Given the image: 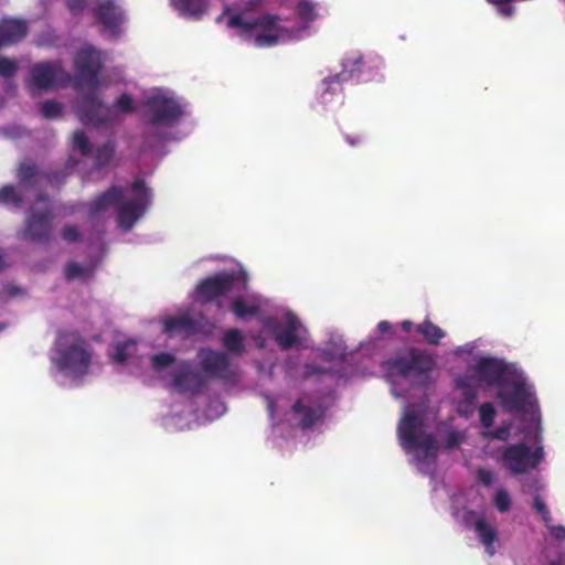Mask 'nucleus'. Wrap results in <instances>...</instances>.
<instances>
[{
	"instance_id": "26",
	"label": "nucleus",
	"mask_w": 565,
	"mask_h": 565,
	"mask_svg": "<svg viewBox=\"0 0 565 565\" xmlns=\"http://www.w3.org/2000/svg\"><path fill=\"white\" fill-rule=\"evenodd\" d=\"M94 267L93 266H82L76 262H70L66 264L64 268V276L66 280L74 279H88L93 276Z\"/></svg>"
},
{
	"instance_id": "36",
	"label": "nucleus",
	"mask_w": 565,
	"mask_h": 565,
	"mask_svg": "<svg viewBox=\"0 0 565 565\" xmlns=\"http://www.w3.org/2000/svg\"><path fill=\"white\" fill-rule=\"evenodd\" d=\"M175 361V356L171 353L161 352L151 356V363L154 370L160 371Z\"/></svg>"
},
{
	"instance_id": "4",
	"label": "nucleus",
	"mask_w": 565,
	"mask_h": 565,
	"mask_svg": "<svg viewBox=\"0 0 565 565\" xmlns=\"http://www.w3.org/2000/svg\"><path fill=\"white\" fill-rule=\"evenodd\" d=\"M435 360L426 351L409 348L405 354L387 360L385 369L390 375L408 380L411 385L426 387L430 382V372Z\"/></svg>"
},
{
	"instance_id": "28",
	"label": "nucleus",
	"mask_w": 565,
	"mask_h": 565,
	"mask_svg": "<svg viewBox=\"0 0 565 565\" xmlns=\"http://www.w3.org/2000/svg\"><path fill=\"white\" fill-rule=\"evenodd\" d=\"M135 348L136 342L134 340L117 343L114 348L111 360L117 364H124L129 359Z\"/></svg>"
},
{
	"instance_id": "17",
	"label": "nucleus",
	"mask_w": 565,
	"mask_h": 565,
	"mask_svg": "<svg viewBox=\"0 0 565 565\" xmlns=\"http://www.w3.org/2000/svg\"><path fill=\"white\" fill-rule=\"evenodd\" d=\"M301 323L298 317L291 312L285 316V327H277L274 330L275 341L279 348L287 351L300 342L298 330Z\"/></svg>"
},
{
	"instance_id": "41",
	"label": "nucleus",
	"mask_w": 565,
	"mask_h": 565,
	"mask_svg": "<svg viewBox=\"0 0 565 565\" xmlns=\"http://www.w3.org/2000/svg\"><path fill=\"white\" fill-rule=\"evenodd\" d=\"M533 508L541 515L542 520L547 524L552 521V515L547 505L540 495H535L533 499Z\"/></svg>"
},
{
	"instance_id": "18",
	"label": "nucleus",
	"mask_w": 565,
	"mask_h": 565,
	"mask_svg": "<svg viewBox=\"0 0 565 565\" xmlns=\"http://www.w3.org/2000/svg\"><path fill=\"white\" fill-rule=\"evenodd\" d=\"M94 15L100 24L111 31L117 29L124 19L122 11L115 0H97Z\"/></svg>"
},
{
	"instance_id": "32",
	"label": "nucleus",
	"mask_w": 565,
	"mask_h": 565,
	"mask_svg": "<svg viewBox=\"0 0 565 565\" xmlns=\"http://www.w3.org/2000/svg\"><path fill=\"white\" fill-rule=\"evenodd\" d=\"M497 415V411L491 403H483L479 407V417L480 423L484 428H490L493 423Z\"/></svg>"
},
{
	"instance_id": "1",
	"label": "nucleus",
	"mask_w": 565,
	"mask_h": 565,
	"mask_svg": "<svg viewBox=\"0 0 565 565\" xmlns=\"http://www.w3.org/2000/svg\"><path fill=\"white\" fill-rule=\"evenodd\" d=\"M76 71L75 87L78 89L82 85H87L95 89L99 85L98 75L103 70L102 52L86 45L79 49L74 57ZM76 114L84 125L100 127L113 122L115 110L104 104L95 90L85 93L76 103Z\"/></svg>"
},
{
	"instance_id": "9",
	"label": "nucleus",
	"mask_w": 565,
	"mask_h": 565,
	"mask_svg": "<svg viewBox=\"0 0 565 565\" xmlns=\"http://www.w3.org/2000/svg\"><path fill=\"white\" fill-rule=\"evenodd\" d=\"M145 117L149 126H171L183 115L181 105L164 94H153L143 100Z\"/></svg>"
},
{
	"instance_id": "40",
	"label": "nucleus",
	"mask_w": 565,
	"mask_h": 565,
	"mask_svg": "<svg viewBox=\"0 0 565 565\" xmlns=\"http://www.w3.org/2000/svg\"><path fill=\"white\" fill-rule=\"evenodd\" d=\"M115 109L124 114L131 113L134 110V103L130 95H120L115 102Z\"/></svg>"
},
{
	"instance_id": "24",
	"label": "nucleus",
	"mask_w": 565,
	"mask_h": 565,
	"mask_svg": "<svg viewBox=\"0 0 565 565\" xmlns=\"http://www.w3.org/2000/svg\"><path fill=\"white\" fill-rule=\"evenodd\" d=\"M292 411L296 414L302 415L299 422V426L302 429L312 427L320 418L319 413L312 407L302 405L301 399L296 401V403L292 405Z\"/></svg>"
},
{
	"instance_id": "44",
	"label": "nucleus",
	"mask_w": 565,
	"mask_h": 565,
	"mask_svg": "<svg viewBox=\"0 0 565 565\" xmlns=\"http://www.w3.org/2000/svg\"><path fill=\"white\" fill-rule=\"evenodd\" d=\"M88 0H65L68 10L74 15H78L83 12Z\"/></svg>"
},
{
	"instance_id": "33",
	"label": "nucleus",
	"mask_w": 565,
	"mask_h": 565,
	"mask_svg": "<svg viewBox=\"0 0 565 565\" xmlns=\"http://www.w3.org/2000/svg\"><path fill=\"white\" fill-rule=\"evenodd\" d=\"M62 109V104L53 99L46 100L41 105V114L47 119L61 116Z\"/></svg>"
},
{
	"instance_id": "14",
	"label": "nucleus",
	"mask_w": 565,
	"mask_h": 565,
	"mask_svg": "<svg viewBox=\"0 0 565 565\" xmlns=\"http://www.w3.org/2000/svg\"><path fill=\"white\" fill-rule=\"evenodd\" d=\"M234 285V276L221 273L201 280L196 286V295L201 302L209 303L227 295Z\"/></svg>"
},
{
	"instance_id": "5",
	"label": "nucleus",
	"mask_w": 565,
	"mask_h": 565,
	"mask_svg": "<svg viewBox=\"0 0 565 565\" xmlns=\"http://www.w3.org/2000/svg\"><path fill=\"white\" fill-rule=\"evenodd\" d=\"M398 435L402 446L406 450H417V459L420 461H434L437 456L438 446L431 434L424 431V422L415 413L406 414L399 425Z\"/></svg>"
},
{
	"instance_id": "35",
	"label": "nucleus",
	"mask_w": 565,
	"mask_h": 565,
	"mask_svg": "<svg viewBox=\"0 0 565 565\" xmlns=\"http://www.w3.org/2000/svg\"><path fill=\"white\" fill-rule=\"evenodd\" d=\"M19 70L18 62L8 57H0V76L11 78L15 76Z\"/></svg>"
},
{
	"instance_id": "20",
	"label": "nucleus",
	"mask_w": 565,
	"mask_h": 565,
	"mask_svg": "<svg viewBox=\"0 0 565 565\" xmlns=\"http://www.w3.org/2000/svg\"><path fill=\"white\" fill-rule=\"evenodd\" d=\"M26 24L22 20L3 19L0 22V46L21 41L26 35Z\"/></svg>"
},
{
	"instance_id": "8",
	"label": "nucleus",
	"mask_w": 565,
	"mask_h": 565,
	"mask_svg": "<svg viewBox=\"0 0 565 565\" xmlns=\"http://www.w3.org/2000/svg\"><path fill=\"white\" fill-rule=\"evenodd\" d=\"M43 203L41 209L31 207L28 211L23 238L41 244H46L52 237L54 218L53 209L49 204V196L45 193H39L36 203Z\"/></svg>"
},
{
	"instance_id": "37",
	"label": "nucleus",
	"mask_w": 565,
	"mask_h": 565,
	"mask_svg": "<svg viewBox=\"0 0 565 565\" xmlns=\"http://www.w3.org/2000/svg\"><path fill=\"white\" fill-rule=\"evenodd\" d=\"M38 174L39 168L32 159L26 158L21 161L17 177H38Z\"/></svg>"
},
{
	"instance_id": "54",
	"label": "nucleus",
	"mask_w": 565,
	"mask_h": 565,
	"mask_svg": "<svg viewBox=\"0 0 565 565\" xmlns=\"http://www.w3.org/2000/svg\"><path fill=\"white\" fill-rule=\"evenodd\" d=\"M7 267L6 260H4V254L0 249V271Z\"/></svg>"
},
{
	"instance_id": "39",
	"label": "nucleus",
	"mask_w": 565,
	"mask_h": 565,
	"mask_svg": "<svg viewBox=\"0 0 565 565\" xmlns=\"http://www.w3.org/2000/svg\"><path fill=\"white\" fill-rule=\"evenodd\" d=\"M62 238L67 243H75L82 238L81 231L75 226L67 224L62 228Z\"/></svg>"
},
{
	"instance_id": "57",
	"label": "nucleus",
	"mask_w": 565,
	"mask_h": 565,
	"mask_svg": "<svg viewBox=\"0 0 565 565\" xmlns=\"http://www.w3.org/2000/svg\"><path fill=\"white\" fill-rule=\"evenodd\" d=\"M2 329H3V327L0 326V330H2Z\"/></svg>"
},
{
	"instance_id": "25",
	"label": "nucleus",
	"mask_w": 565,
	"mask_h": 565,
	"mask_svg": "<svg viewBox=\"0 0 565 565\" xmlns=\"http://www.w3.org/2000/svg\"><path fill=\"white\" fill-rule=\"evenodd\" d=\"M231 311L237 318H246L248 316H257L259 313V306L257 303H248L243 297H236L231 301Z\"/></svg>"
},
{
	"instance_id": "50",
	"label": "nucleus",
	"mask_w": 565,
	"mask_h": 565,
	"mask_svg": "<svg viewBox=\"0 0 565 565\" xmlns=\"http://www.w3.org/2000/svg\"><path fill=\"white\" fill-rule=\"evenodd\" d=\"M345 140L350 145V146H359L363 142V136L362 135H356V136H345Z\"/></svg>"
},
{
	"instance_id": "45",
	"label": "nucleus",
	"mask_w": 565,
	"mask_h": 565,
	"mask_svg": "<svg viewBox=\"0 0 565 565\" xmlns=\"http://www.w3.org/2000/svg\"><path fill=\"white\" fill-rule=\"evenodd\" d=\"M477 479L483 486L490 487L492 484V482H493V475L488 469L479 468L477 470Z\"/></svg>"
},
{
	"instance_id": "12",
	"label": "nucleus",
	"mask_w": 565,
	"mask_h": 565,
	"mask_svg": "<svg viewBox=\"0 0 565 565\" xmlns=\"http://www.w3.org/2000/svg\"><path fill=\"white\" fill-rule=\"evenodd\" d=\"M516 371L504 361L490 356L481 358L475 365V372L479 381L497 388L503 385L507 379Z\"/></svg>"
},
{
	"instance_id": "11",
	"label": "nucleus",
	"mask_w": 565,
	"mask_h": 565,
	"mask_svg": "<svg viewBox=\"0 0 565 565\" xmlns=\"http://www.w3.org/2000/svg\"><path fill=\"white\" fill-rule=\"evenodd\" d=\"M70 79L71 76L63 68L61 62H40L30 68L28 86L33 94L35 90H49L55 85L64 86Z\"/></svg>"
},
{
	"instance_id": "22",
	"label": "nucleus",
	"mask_w": 565,
	"mask_h": 565,
	"mask_svg": "<svg viewBox=\"0 0 565 565\" xmlns=\"http://www.w3.org/2000/svg\"><path fill=\"white\" fill-rule=\"evenodd\" d=\"M222 345L235 355H241L245 351L244 337L236 328L226 330L222 337Z\"/></svg>"
},
{
	"instance_id": "47",
	"label": "nucleus",
	"mask_w": 565,
	"mask_h": 565,
	"mask_svg": "<svg viewBox=\"0 0 565 565\" xmlns=\"http://www.w3.org/2000/svg\"><path fill=\"white\" fill-rule=\"evenodd\" d=\"M175 7L184 12V13H194L195 11L191 9L192 0H173Z\"/></svg>"
},
{
	"instance_id": "6",
	"label": "nucleus",
	"mask_w": 565,
	"mask_h": 565,
	"mask_svg": "<svg viewBox=\"0 0 565 565\" xmlns=\"http://www.w3.org/2000/svg\"><path fill=\"white\" fill-rule=\"evenodd\" d=\"M277 21L278 18L270 14L250 20H245L242 14H234L228 19L227 25L233 29H239V34L243 38H247L252 31L259 29L254 43L257 47H266L276 45L279 41L280 35Z\"/></svg>"
},
{
	"instance_id": "34",
	"label": "nucleus",
	"mask_w": 565,
	"mask_h": 565,
	"mask_svg": "<svg viewBox=\"0 0 565 565\" xmlns=\"http://www.w3.org/2000/svg\"><path fill=\"white\" fill-rule=\"evenodd\" d=\"M297 12L299 17L307 22L313 21L317 17L316 6L308 0H302L298 3Z\"/></svg>"
},
{
	"instance_id": "52",
	"label": "nucleus",
	"mask_w": 565,
	"mask_h": 565,
	"mask_svg": "<svg viewBox=\"0 0 565 565\" xmlns=\"http://www.w3.org/2000/svg\"><path fill=\"white\" fill-rule=\"evenodd\" d=\"M392 326L388 321L386 320H383V321H380L377 323V330L381 332V333H386L391 330Z\"/></svg>"
},
{
	"instance_id": "2",
	"label": "nucleus",
	"mask_w": 565,
	"mask_h": 565,
	"mask_svg": "<svg viewBox=\"0 0 565 565\" xmlns=\"http://www.w3.org/2000/svg\"><path fill=\"white\" fill-rule=\"evenodd\" d=\"M132 191L135 198L124 201V191L111 186L92 201L89 215L94 217L99 212L114 207L117 211L118 226L130 231L151 204V192L145 186V179H135Z\"/></svg>"
},
{
	"instance_id": "48",
	"label": "nucleus",
	"mask_w": 565,
	"mask_h": 565,
	"mask_svg": "<svg viewBox=\"0 0 565 565\" xmlns=\"http://www.w3.org/2000/svg\"><path fill=\"white\" fill-rule=\"evenodd\" d=\"M4 291L9 297H17L22 294V289L15 285L7 284L4 286Z\"/></svg>"
},
{
	"instance_id": "49",
	"label": "nucleus",
	"mask_w": 565,
	"mask_h": 565,
	"mask_svg": "<svg viewBox=\"0 0 565 565\" xmlns=\"http://www.w3.org/2000/svg\"><path fill=\"white\" fill-rule=\"evenodd\" d=\"M551 533L555 539L564 540L565 539V526H563V525L553 526L551 529Z\"/></svg>"
},
{
	"instance_id": "13",
	"label": "nucleus",
	"mask_w": 565,
	"mask_h": 565,
	"mask_svg": "<svg viewBox=\"0 0 565 565\" xmlns=\"http://www.w3.org/2000/svg\"><path fill=\"white\" fill-rule=\"evenodd\" d=\"M202 370L211 377L234 381L237 377L236 370L231 367L230 358L222 351L202 349L199 353Z\"/></svg>"
},
{
	"instance_id": "56",
	"label": "nucleus",
	"mask_w": 565,
	"mask_h": 565,
	"mask_svg": "<svg viewBox=\"0 0 565 565\" xmlns=\"http://www.w3.org/2000/svg\"><path fill=\"white\" fill-rule=\"evenodd\" d=\"M488 1L493 4H505V3L511 2L512 0H488Z\"/></svg>"
},
{
	"instance_id": "30",
	"label": "nucleus",
	"mask_w": 565,
	"mask_h": 565,
	"mask_svg": "<svg viewBox=\"0 0 565 565\" xmlns=\"http://www.w3.org/2000/svg\"><path fill=\"white\" fill-rule=\"evenodd\" d=\"M0 202L3 204H12L15 207H21L23 198L12 185H6L0 190Z\"/></svg>"
},
{
	"instance_id": "29",
	"label": "nucleus",
	"mask_w": 565,
	"mask_h": 565,
	"mask_svg": "<svg viewBox=\"0 0 565 565\" xmlns=\"http://www.w3.org/2000/svg\"><path fill=\"white\" fill-rule=\"evenodd\" d=\"M72 146L74 150L78 151L84 157H88L93 152V146L89 139L82 130L74 132L72 138Z\"/></svg>"
},
{
	"instance_id": "51",
	"label": "nucleus",
	"mask_w": 565,
	"mask_h": 565,
	"mask_svg": "<svg viewBox=\"0 0 565 565\" xmlns=\"http://www.w3.org/2000/svg\"><path fill=\"white\" fill-rule=\"evenodd\" d=\"M38 179H31V178H28V179H21V182L19 184V186L21 189H28V188H33L35 185V181Z\"/></svg>"
},
{
	"instance_id": "38",
	"label": "nucleus",
	"mask_w": 565,
	"mask_h": 565,
	"mask_svg": "<svg viewBox=\"0 0 565 565\" xmlns=\"http://www.w3.org/2000/svg\"><path fill=\"white\" fill-rule=\"evenodd\" d=\"M494 505L500 512H507L511 508V498L507 490L499 489L494 494Z\"/></svg>"
},
{
	"instance_id": "31",
	"label": "nucleus",
	"mask_w": 565,
	"mask_h": 565,
	"mask_svg": "<svg viewBox=\"0 0 565 565\" xmlns=\"http://www.w3.org/2000/svg\"><path fill=\"white\" fill-rule=\"evenodd\" d=\"M115 153V148L110 142H106L96 149L95 162L99 167L110 163Z\"/></svg>"
},
{
	"instance_id": "19",
	"label": "nucleus",
	"mask_w": 565,
	"mask_h": 565,
	"mask_svg": "<svg viewBox=\"0 0 565 565\" xmlns=\"http://www.w3.org/2000/svg\"><path fill=\"white\" fill-rule=\"evenodd\" d=\"M163 331L169 337L177 334L191 337L198 333V323L189 315L168 317L163 320Z\"/></svg>"
},
{
	"instance_id": "43",
	"label": "nucleus",
	"mask_w": 565,
	"mask_h": 565,
	"mask_svg": "<svg viewBox=\"0 0 565 565\" xmlns=\"http://www.w3.org/2000/svg\"><path fill=\"white\" fill-rule=\"evenodd\" d=\"M476 411L475 402H458L457 413L465 418H469Z\"/></svg>"
},
{
	"instance_id": "55",
	"label": "nucleus",
	"mask_w": 565,
	"mask_h": 565,
	"mask_svg": "<svg viewBox=\"0 0 565 565\" xmlns=\"http://www.w3.org/2000/svg\"><path fill=\"white\" fill-rule=\"evenodd\" d=\"M501 11L505 14V15H511L512 12H513V8L512 7H503L501 8Z\"/></svg>"
},
{
	"instance_id": "7",
	"label": "nucleus",
	"mask_w": 565,
	"mask_h": 565,
	"mask_svg": "<svg viewBox=\"0 0 565 565\" xmlns=\"http://www.w3.org/2000/svg\"><path fill=\"white\" fill-rule=\"evenodd\" d=\"M497 397L508 413H522L533 406V393L519 371L512 373L497 391Z\"/></svg>"
},
{
	"instance_id": "15",
	"label": "nucleus",
	"mask_w": 565,
	"mask_h": 565,
	"mask_svg": "<svg viewBox=\"0 0 565 565\" xmlns=\"http://www.w3.org/2000/svg\"><path fill=\"white\" fill-rule=\"evenodd\" d=\"M173 387L180 393L199 395L203 392L206 383L201 374L192 370L189 363H183L173 374Z\"/></svg>"
},
{
	"instance_id": "27",
	"label": "nucleus",
	"mask_w": 565,
	"mask_h": 565,
	"mask_svg": "<svg viewBox=\"0 0 565 565\" xmlns=\"http://www.w3.org/2000/svg\"><path fill=\"white\" fill-rule=\"evenodd\" d=\"M455 386L460 391L461 399L459 402H475L477 401V387L469 376H459L456 379Z\"/></svg>"
},
{
	"instance_id": "23",
	"label": "nucleus",
	"mask_w": 565,
	"mask_h": 565,
	"mask_svg": "<svg viewBox=\"0 0 565 565\" xmlns=\"http://www.w3.org/2000/svg\"><path fill=\"white\" fill-rule=\"evenodd\" d=\"M416 331L420 333L424 340L430 345H438L440 340L446 335L445 331L429 319H425L419 323L416 327Z\"/></svg>"
},
{
	"instance_id": "42",
	"label": "nucleus",
	"mask_w": 565,
	"mask_h": 565,
	"mask_svg": "<svg viewBox=\"0 0 565 565\" xmlns=\"http://www.w3.org/2000/svg\"><path fill=\"white\" fill-rule=\"evenodd\" d=\"M511 424L501 425L497 429L489 431L487 437L490 439H497L501 441H505L510 437Z\"/></svg>"
},
{
	"instance_id": "21",
	"label": "nucleus",
	"mask_w": 565,
	"mask_h": 565,
	"mask_svg": "<svg viewBox=\"0 0 565 565\" xmlns=\"http://www.w3.org/2000/svg\"><path fill=\"white\" fill-rule=\"evenodd\" d=\"M475 530L480 542L484 545L490 555L494 554L493 543L497 540V531L483 518H479L475 522Z\"/></svg>"
},
{
	"instance_id": "10",
	"label": "nucleus",
	"mask_w": 565,
	"mask_h": 565,
	"mask_svg": "<svg viewBox=\"0 0 565 565\" xmlns=\"http://www.w3.org/2000/svg\"><path fill=\"white\" fill-rule=\"evenodd\" d=\"M543 458V448L537 447L531 451L524 443L512 444L505 447L501 455V462L512 475H524L535 469Z\"/></svg>"
},
{
	"instance_id": "16",
	"label": "nucleus",
	"mask_w": 565,
	"mask_h": 565,
	"mask_svg": "<svg viewBox=\"0 0 565 565\" xmlns=\"http://www.w3.org/2000/svg\"><path fill=\"white\" fill-rule=\"evenodd\" d=\"M365 62L360 54L348 56L342 62V71L332 77L324 79L327 85L324 93L337 90V86H340L342 82L352 79L354 76H359L362 73V67Z\"/></svg>"
},
{
	"instance_id": "46",
	"label": "nucleus",
	"mask_w": 565,
	"mask_h": 565,
	"mask_svg": "<svg viewBox=\"0 0 565 565\" xmlns=\"http://www.w3.org/2000/svg\"><path fill=\"white\" fill-rule=\"evenodd\" d=\"M476 516H477V513L473 510L465 508L463 509V514H462V523H463V525L467 526V527L471 526V524L473 522H476L475 521Z\"/></svg>"
},
{
	"instance_id": "53",
	"label": "nucleus",
	"mask_w": 565,
	"mask_h": 565,
	"mask_svg": "<svg viewBox=\"0 0 565 565\" xmlns=\"http://www.w3.org/2000/svg\"><path fill=\"white\" fill-rule=\"evenodd\" d=\"M401 326H402L403 331L409 332L412 330V328H413V322L409 321V320H405V321L402 322Z\"/></svg>"
},
{
	"instance_id": "3",
	"label": "nucleus",
	"mask_w": 565,
	"mask_h": 565,
	"mask_svg": "<svg viewBox=\"0 0 565 565\" xmlns=\"http://www.w3.org/2000/svg\"><path fill=\"white\" fill-rule=\"evenodd\" d=\"M55 355L52 362L64 373L74 377H82L88 373L92 353L87 349V342L78 331H58L54 342Z\"/></svg>"
}]
</instances>
